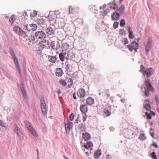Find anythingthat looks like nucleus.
<instances>
[{
	"label": "nucleus",
	"instance_id": "obj_39",
	"mask_svg": "<svg viewBox=\"0 0 159 159\" xmlns=\"http://www.w3.org/2000/svg\"><path fill=\"white\" fill-rule=\"evenodd\" d=\"M144 95L146 97H148L149 96V92L148 88H145Z\"/></svg>",
	"mask_w": 159,
	"mask_h": 159
},
{
	"label": "nucleus",
	"instance_id": "obj_28",
	"mask_svg": "<svg viewBox=\"0 0 159 159\" xmlns=\"http://www.w3.org/2000/svg\"><path fill=\"white\" fill-rule=\"evenodd\" d=\"M109 5L111 9H115L118 7L117 6L115 3L113 2L109 3Z\"/></svg>",
	"mask_w": 159,
	"mask_h": 159
},
{
	"label": "nucleus",
	"instance_id": "obj_9",
	"mask_svg": "<svg viewBox=\"0 0 159 159\" xmlns=\"http://www.w3.org/2000/svg\"><path fill=\"white\" fill-rule=\"evenodd\" d=\"M51 46L52 48L54 50H59L61 48L60 43L58 41H52L51 43Z\"/></svg>",
	"mask_w": 159,
	"mask_h": 159
},
{
	"label": "nucleus",
	"instance_id": "obj_45",
	"mask_svg": "<svg viewBox=\"0 0 159 159\" xmlns=\"http://www.w3.org/2000/svg\"><path fill=\"white\" fill-rule=\"evenodd\" d=\"M110 11V10L108 9H106L103 11L102 13V15L103 16H106L107 13Z\"/></svg>",
	"mask_w": 159,
	"mask_h": 159
},
{
	"label": "nucleus",
	"instance_id": "obj_54",
	"mask_svg": "<svg viewBox=\"0 0 159 159\" xmlns=\"http://www.w3.org/2000/svg\"><path fill=\"white\" fill-rule=\"evenodd\" d=\"M150 90L152 93L155 92V90L153 87H152V86L151 87H149V90Z\"/></svg>",
	"mask_w": 159,
	"mask_h": 159
},
{
	"label": "nucleus",
	"instance_id": "obj_20",
	"mask_svg": "<svg viewBox=\"0 0 159 159\" xmlns=\"http://www.w3.org/2000/svg\"><path fill=\"white\" fill-rule=\"evenodd\" d=\"M86 103L88 105L91 106L94 103V100L92 97H89L86 100Z\"/></svg>",
	"mask_w": 159,
	"mask_h": 159
},
{
	"label": "nucleus",
	"instance_id": "obj_53",
	"mask_svg": "<svg viewBox=\"0 0 159 159\" xmlns=\"http://www.w3.org/2000/svg\"><path fill=\"white\" fill-rule=\"evenodd\" d=\"M0 125L2 127H5L6 125L3 121L2 120H0Z\"/></svg>",
	"mask_w": 159,
	"mask_h": 159
},
{
	"label": "nucleus",
	"instance_id": "obj_61",
	"mask_svg": "<svg viewBox=\"0 0 159 159\" xmlns=\"http://www.w3.org/2000/svg\"><path fill=\"white\" fill-rule=\"evenodd\" d=\"M155 100L156 101V104L157 106L158 105V104L159 103V102L158 101L157 98L156 97L155 98Z\"/></svg>",
	"mask_w": 159,
	"mask_h": 159
},
{
	"label": "nucleus",
	"instance_id": "obj_21",
	"mask_svg": "<svg viewBox=\"0 0 159 159\" xmlns=\"http://www.w3.org/2000/svg\"><path fill=\"white\" fill-rule=\"evenodd\" d=\"M101 150L100 149H98L96 152H95L93 155L95 159L98 158L101 155Z\"/></svg>",
	"mask_w": 159,
	"mask_h": 159
},
{
	"label": "nucleus",
	"instance_id": "obj_56",
	"mask_svg": "<svg viewBox=\"0 0 159 159\" xmlns=\"http://www.w3.org/2000/svg\"><path fill=\"white\" fill-rule=\"evenodd\" d=\"M59 15V12L58 11H54V15Z\"/></svg>",
	"mask_w": 159,
	"mask_h": 159
},
{
	"label": "nucleus",
	"instance_id": "obj_42",
	"mask_svg": "<svg viewBox=\"0 0 159 159\" xmlns=\"http://www.w3.org/2000/svg\"><path fill=\"white\" fill-rule=\"evenodd\" d=\"M151 156L152 159H157V157L156 156L155 153L153 152L151 153Z\"/></svg>",
	"mask_w": 159,
	"mask_h": 159
},
{
	"label": "nucleus",
	"instance_id": "obj_17",
	"mask_svg": "<svg viewBox=\"0 0 159 159\" xmlns=\"http://www.w3.org/2000/svg\"><path fill=\"white\" fill-rule=\"evenodd\" d=\"M46 33L49 35L53 34H54L53 29L51 27H48L45 29V34Z\"/></svg>",
	"mask_w": 159,
	"mask_h": 159
},
{
	"label": "nucleus",
	"instance_id": "obj_62",
	"mask_svg": "<svg viewBox=\"0 0 159 159\" xmlns=\"http://www.w3.org/2000/svg\"><path fill=\"white\" fill-rule=\"evenodd\" d=\"M106 7V5L104 4L102 6H100V9H104L105 7Z\"/></svg>",
	"mask_w": 159,
	"mask_h": 159
},
{
	"label": "nucleus",
	"instance_id": "obj_6",
	"mask_svg": "<svg viewBox=\"0 0 159 159\" xmlns=\"http://www.w3.org/2000/svg\"><path fill=\"white\" fill-rule=\"evenodd\" d=\"M152 43V40L150 38H149L148 39L146 43H144V46L145 48V53L147 55L149 52L150 48Z\"/></svg>",
	"mask_w": 159,
	"mask_h": 159
},
{
	"label": "nucleus",
	"instance_id": "obj_34",
	"mask_svg": "<svg viewBox=\"0 0 159 159\" xmlns=\"http://www.w3.org/2000/svg\"><path fill=\"white\" fill-rule=\"evenodd\" d=\"M59 83L63 85V86H65L66 85V81L65 80L63 79H61L59 80Z\"/></svg>",
	"mask_w": 159,
	"mask_h": 159
},
{
	"label": "nucleus",
	"instance_id": "obj_26",
	"mask_svg": "<svg viewBox=\"0 0 159 159\" xmlns=\"http://www.w3.org/2000/svg\"><path fill=\"white\" fill-rule=\"evenodd\" d=\"M17 16L15 15H12L11 16V24H13L17 19Z\"/></svg>",
	"mask_w": 159,
	"mask_h": 159
},
{
	"label": "nucleus",
	"instance_id": "obj_2",
	"mask_svg": "<svg viewBox=\"0 0 159 159\" xmlns=\"http://www.w3.org/2000/svg\"><path fill=\"white\" fill-rule=\"evenodd\" d=\"M25 124L26 127L29 131L30 133L33 136L37 137L38 135L37 134L35 130L33 128L31 124L27 120L25 121Z\"/></svg>",
	"mask_w": 159,
	"mask_h": 159
},
{
	"label": "nucleus",
	"instance_id": "obj_32",
	"mask_svg": "<svg viewBox=\"0 0 159 159\" xmlns=\"http://www.w3.org/2000/svg\"><path fill=\"white\" fill-rule=\"evenodd\" d=\"M59 56L60 60L62 61H63L65 59V56L64 53L63 52H61L59 54Z\"/></svg>",
	"mask_w": 159,
	"mask_h": 159
},
{
	"label": "nucleus",
	"instance_id": "obj_57",
	"mask_svg": "<svg viewBox=\"0 0 159 159\" xmlns=\"http://www.w3.org/2000/svg\"><path fill=\"white\" fill-rule=\"evenodd\" d=\"M84 115L83 116V122H84L85 121H86V118H87V116H86V114H84Z\"/></svg>",
	"mask_w": 159,
	"mask_h": 159
},
{
	"label": "nucleus",
	"instance_id": "obj_22",
	"mask_svg": "<svg viewBox=\"0 0 159 159\" xmlns=\"http://www.w3.org/2000/svg\"><path fill=\"white\" fill-rule=\"evenodd\" d=\"M63 74V71L61 68H58L56 69V76L58 77H61L62 76Z\"/></svg>",
	"mask_w": 159,
	"mask_h": 159
},
{
	"label": "nucleus",
	"instance_id": "obj_18",
	"mask_svg": "<svg viewBox=\"0 0 159 159\" xmlns=\"http://www.w3.org/2000/svg\"><path fill=\"white\" fill-rule=\"evenodd\" d=\"M48 59L50 62L54 63L57 61V58L55 56H48Z\"/></svg>",
	"mask_w": 159,
	"mask_h": 159
},
{
	"label": "nucleus",
	"instance_id": "obj_8",
	"mask_svg": "<svg viewBox=\"0 0 159 159\" xmlns=\"http://www.w3.org/2000/svg\"><path fill=\"white\" fill-rule=\"evenodd\" d=\"M64 124L66 132L67 134H68L70 132V128L72 126V123L71 122H70L68 120H67V121H65Z\"/></svg>",
	"mask_w": 159,
	"mask_h": 159
},
{
	"label": "nucleus",
	"instance_id": "obj_60",
	"mask_svg": "<svg viewBox=\"0 0 159 159\" xmlns=\"http://www.w3.org/2000/svg\"><path fill=\"white\" fill-rule=\"evenodd\" d=\"M69 13H73V12L72 11V8L71 7V6L69 7Z\"/></svg>",
	"mask_w": 159,
	"mask_h": 159
},
{
	"label": "nucleus",
	"instance_id": "obj_29",
	"mask_svg": "<svg viewBox=\"0 0 159 159\" xmlns=\"http://www.w3.org/2000/svg\"><path fill=\"white\" fill-rule=\"evenodd\" d=\"M20 89L23 93L24 98L26 99V94L25 88L23 84L21 85Z\"/></svg>",
	"mask_w": 159,
	"mask_h": 159
},
{
	"label": "nucleus",
	"instance_id": "obj_33",
	"mask_svg": "<svg viewBox=\"0 0 159 159\" xmlns=\"http://www.w3.org/2000/svg\"><path fill=\"white\" fill-rule=\"evenodd\" d=\"M68 83V87L71 88L73 84V80L72 79L69 78L67 80Z\"/></svg>",
	"mask_w": 159,
	"mask_h": 159
},
{
	"label": "nucleus",
	"instance_id": "obj_14",
	"mask_svg": "<svg viewBox=\"0 0 159 159\" xmlns=\"http://www.w3.org/2000/svg\"><path fill=\"white\" fill-rule=\"evenodd\" d=\"M154 70L152 67H150L148 69V71H144V73H145V76L148 78L151 75L153 74L154 73Z\"/></svg>",
	"mask_w": 159,
	"mask_h": 159
},
{
	"label": "nucleus",
	"instance_id": "obj_58",
	"mask_svg": "<svg viewBox=\"0 0 159 159\" xmlns=\"http://www.w3.org/2000/svg\"><path fill=\"white\" fill-rule=\"evenodd\" d=\"M152 145L154 147L156 148H157L158 147V145L157 144L154 142L152 144Z\"/></svg>",
	"mask_w": 159,
	"mask_h": 159
},
{
	"label": "nucleus",
	"instance_id": "obj_25",
	"mask_svg": "<svg viewBox=\"0 0 159 159\" xmlns=\"http://www.w3.org/2000/svg\"><path fill=\"white\" fill-rule=\"evenodd\" d=\"M125 6L124 5H121L120 7L117 11L120 12L121 14L122 15L124 13Z\"/></svg>",
	"mask_w": 159,
	"mask_h": 159
},
{
	"label": "nucleus",
	"instance_id": "obj_38",
	"mask_svg": "<svg viewBox=\"0 0 159 159\" xmlns=\"http://www.w3.org/2000/svg\"><path fill=\"white\" fill-rule=\"evenodd\" d=\"M146 137L144 134L141 133L140 134L139 137V139L143 141L146 139Z\"/></svg>",
	"mask_w": 159,
	"mask_h": 159
},
{
	"label": "nucleus",
	"instance_id": "obj_48",
	"mask_svg": "<svg viewBox=\"0 0 159 159\" xmlns=\"http://www.w3.org/2000/svg\"><path fill=\"white\" fill-rule=\"evenodd\" d=\"M104 113L107 116H109L111 114V112L109 111L108 110H105L104 111Z\"/></svg>",
	"mask_w": 159,
	"mask_h": 159
},
{
	"label": "nucleus",
	"instance_id": "obj_52",
	"mask_svg": "<svg viewBox=\"0 0 159 159\" xmlns=\"http://www.w3.org/2000/svg\"><path fill=\"white\" fill-rule=\"evenodd\" d=\"M31 15L33 17H35L37 15V12L36 11H34L33 12L31 13Z\"/></svg>",
	"mask_w": 159,
	"mask_h": 159
},
{
	"label": "nucleus",
	"instance_id": "obj_7",
	"mask_svg": "<svg viewBox=\"0 0 159 159\" xmlns=\"http://www.w3.org/2000/svg\"><path fill=\"white\" fill-rule=\"evenodd\" d=\"M14 31L19 35H23L26 34V32L19 26H16L13 28Z\"/></svg>",
	"mask_w": 159,
	"mask_h": 159
},
{
	"label": "nucleus",
	"instance_id": "obj_27",
	"mask_svg": "<svg viewBox=\"0 0 159 159\" xmlns=\"http://www.w3.org/2000/svg\"><path fill=\"white\" fill-rule=\"evenodd\" d=\"M48 21H52L54 20H56L55 18H56V16L54 15H52L49 14L48 16Z\"/></svg>",
	"mask_w": 159,
	"mask_h": 159
},
{
	"label": "nucleus",
	"instance_id": "obj_15",
	"mask_svg": "<svg viewBox=\"0 0 159 159\" xmlns=\"http://www.w3.org/2000/svg\"><path fill=\"white\" fill-rule=\"evenodd\" d=\"M80 109L82 113L84 114H86L88 110L87 105L86 104L81 105L80 106Z\"/></svg>",
	"mask_w": 159,
	"mask_h": 159
},
{
	"label": "nucleus",
	"instance_id": "obj_3",
	"mask_svg": "<svg viewBox=\"0 0 159 159\" xmlns=\"http://www.w3.org/2000/svg\"><path fill=\"white\" fill-rule=\"evenodd\" d=\"M35 36L36 39L42 40L44 39L46 37L45 33L42 30L37 31L35 33Z\"/></svg>",
	"mask_w": 159,
	"mask_h": 159
},
{
	"label": "nucleus",
	"instance_id": "obj_44",
	"mask_svg": "<svg viewBox=\"0 0 159 159\" xmlns=\"http://www.w3.org/2000/svg\"><path fill=\"white\" fill-rule=\"evenodd\" d=\"M120 26L121 27H123L125 24V20L123 19H121L120 22Z\"/></svg>",
	"mask_w": 159,
	"mask_h": 159
},
{
	"label": "nucleus",
	"instance_id": "obj_46",
	"mask_svg": "<svg viewBox=\"0 0 159 159\" xmlns=\"http://www.w3.org/2000/svg\"><path fill=\"white\" fill-rule=\"evenodd\" d=\"M129 37L130 39H133L134 38V36L133 34V32H131L129 33Z\"/></svg>",
	"mask_w": 159,
	"mask_h": 159
},
{
	"label": "nucleus",
	"instance_id": "obj_31",
	"mask_svg": "<svg viewBox=\"0 0 159 159\" xmlns=\"http://www.w3.org/2000/svg\"><path fill=\"white\" fill-rule=\"evenodd\" d=\"M143 107L146 110L148 111L150 110L151 109V106L149 103L145 104Z\"/></svg>",
	"mask_w": 159,
	"mask_h": 159
},
{
	"label": "nucleus",
	"instance_id": "obj_4",
	"mask_svg": "<svg viewBox=\"0 0 159 159\" xmlns=\"http://www.w3.org/2000/svg\"><path fill=\"white\" fill-rule=\"evenodd\" d=\"M40 102L42 112L44 115H46L47 112V108L46 102L43 97H41Z\"/></svg>",
	"mask_w": 159,
	"mask_h": 159
},
{
	"label": "nucleus",
	"instance_id": "obj_35",
	"mask_svg": "<svg viewBox=\"0 0 159 159\" xmlns=\"http://www.w3.org/2000/svg\"><path fill=\"white\" fill-rule=\"evenodd\" d=\"M149 80H148L145 81L144 84L145 86L147 87V88H149V87H151L152 86L151 84L149 82Z\"/></svg>",
	"mask_w": 159,
	"mask_h": 159
},
{
	"label": "nucleus",
	"instance_id": "obj_1",
	"mask_svg": "<svg viewBox=\"0 0 159 159\" xmlns=\"http://www.w3.org/2000/svg\"><path fill=\"white\" fill-rule=\"evenodd\" d=\"M11 55L12 57V59L13 60L16 67L18 70V72L19 74H21V70L20 67L19 65L18 60L15 54L13 51L11 50Z\"/></svg>",
	"mask_w": 159,
	"mask_h": 159
},
{
	"label": "nucleus",
	"instance_id": "obj_43",
	"mask_svg": "<svg viewBox=\"0 0 159 159\" xmlns=\"http://www.w3.org/2000/svg\"><path fill=\"white\" fill-rule=\"evenodd\" d=\"M127 47V48L129 49V51L131 52H132L133 51V47L131 45H128L125 46V47Z\"/></svg>",
	"mask_w": 159,
	"mask_h": 159
},
{
	"label": "nucleus",
	"instance_id": "obj_41",
	"mask_svg": "<svg viewBox=\"0 0 159 159\" xmlns=\"http://www.w3.org/2000/svg\"><path fill=\"white\" fill-rule=\"evenodd\" d=\"M122 42L124 43V45H125L129 43V41L127 38H123L122 40Z\"/></svg>",
	"mask_w": 159,
	"mask_h": 159
},
{
	"label": "nucleus",
	"instance_id": "obj_51",
	"mask_svg": "<svg viewBox=\"0 0 159 159\" xmlns=\"http://www.w3.org/2000/svg\"><path fill=\"white\" fill-rule=\"evenodd\" d=\"M70 65L68 63V64H66V70H67L68 71H70Z\"/></svg>",
	"mask_w": 159,
	"mask_h": 159
},
{
	"label": "nucleus",
	"instance_id": "obj_10",
	"mask_svg": "<svg viewBox=\"0 0 159 159\" xmlns=\"http://www.w3.org/2000/svg\"><path fill=\"white\" fill-rule=\"evenodd\" d=\"M37 23L41 26L42 28H46L47 27L46 22L43 18L39 19L37 20Z\"/></svg>",
	"mask_w": 159,
	"mask_h": 159
},
{
	"label": "nucleus",
	"instance_id": "obj_50",
	"mask_svg": "<svg viewBox=\"0 0 159 159\" xmlns=\"http://www.w3.org/2000/svg\"><path fill=\"white\" fill-rule=\"evenodd\" d=\"M74 117V114L73 113H71L69 116V119L70 121H72L73 120Z\"/></svg>",
	"mask_w": 159,
	"mask_h": 159
},
{
	"label": "nucleus",
	"instance_id": "obj_16",
	"mask_svg": "<svg viewBox=\"0 0 159 159\" xmlns=\"http://www.w3.org/2000/svg\"><path fill=\"white\" fill-rule=\"evenodd\" d=\"M120 16V13L116 12H114L113 14L111 15V18L113 20H117L119 19Z\"/></svg>",
	"mask_w": 159,
	"mask_h": 159
},
{
	"label": "nucleus",
	"instance_id": "obj_49",
	"mask_svg": "<svg viewBox=\"0 0 159 159\" xmlns=\"http://www.w3.org/2000/svg\"><path fill=\"white\" fill-rule=\"evenodd\" d=\"M119 23L117 22H115L113 24V27L114 29H116L118 27Z\"/></svg>",
	"mask_w": 159,
	"mask_h": 159
},
{
	"label": "nucleus",
	"instance_id": "obj_64",
	"mask_svg": "<svg viewBox=\"0 0 159 159\" xmlns=\"http://www.w3.org/2000/svg\"><path fill=\"white\" fill-rule=\"evenodd\" d=\"M106 159H110L111 158V156L109 154L107 155L106 157Z\"/></svg>",
	"mask_w": 159,
	"mask_h": 159
},
{
	"label": "nucleus",
	"instance_id": "obj_55",
	"mask_svg": "<svg viewBox=\"0 0 159 159\" xmlns=\"http://www.w3.org/2000/svg\"><path fill=\"white\" fill-rule=\"evenodd\" d=\"M127 30L129 33L130 32L131 33V32H133L132 29L130 26L127 27Z\"/></svg>",
	"mask_w": 159,
	"mask_h": 159
},
{
	"label": "nucleus",
	"instance_id": "obj_30",
	"mask_svg": "<svg viewBox=\"0 0 159 159\" xmlns=\"http://www.w3.org/2000/svg\"><path fill=\"white\" fill-rule=\"evenodd\" d=\"M79 127L82 131H85L86 129L85 125L83 123L80 124L79 125Z\"/></svg>",
	"mask_w": 159,
	"mask_h": 159
},
{
	"label": "nucleus",
	"instance_id": "obj_63",
	"mask_svg": "<svg viewBox=\"0 0 159 159\" xmlns=\"http://www.w3.org/2000/svg\"><path fill=\"white\" fill-rule=\"evenodd\" d=\"M150 133L152 137H153L154 135V132H151V131H150Z\"/></svg>",
	"mask_w": 159,
	"mask_h": 159
},
{
	"label": "nucleus",
	"instance_id": "obj_47",
	"mask_svg": "<svg viewBox=\"0 0 159 159\" xmlns=\"http://www.w3.org/2000/svg\"><path fill=\"white\" fill-rule=\"evenodd\" d=\"M145 114L147 116L148 119H150L152 118V117L150 114L148 113L147 112H146L145 113Z\"/></svg>",
	"mask_w": 159,
	"mask_h": 159
},
{
	"label": "nucleus",
	"instance_id": "obj_36",
	"mask_svg": "<svg viewBox=\"0 0 159 159\" xmlns=\"http://www.w3.org/2000/svg\"><path fill=\"white\" fill-rule=\"evenodd\" d=\"M140 70H139V72H142L143 74V75L144 76H145V73H144V71H146V70H145V68L143 65H141L140 66Z\"/></svg>",
	"mask_w": 159,
	"mask_h": 159
},
{
	"label": "nucleus",
	"instance_id": "obj_40",
	"mask_svg": "<svg viewBox=\"0 0 159 159\" xmlns=\"http://www.w3.org/2000/svg\"><path fill=\"white\" fill-rule=\"evenodd\" d=\"M120 34L122 35H125L126 34L125 31L123 29H120L119 31Z\"/></svg>",
	"mask_w": 159,
	"mask_h": 159
},
{
	"label": "nucleus",
	"instance_id": "obj_13",
	"mask_svg": "<svg viewBox=\"0 0 159 159\" xmlns=\"http://www.w3.org/2000/svg\"><path fill=\"white\" fill-rule=\"evenodd\" d=\"M78 97L80 98H83L85 96L86 93L85 90L83 88L79 89L77 93Z\"/></svg>",
	"mask_w": 159,
	"mask_h": 159
},
{
	"label": "nucleus",
	"instance_id": "obj_12",
	"mask_svg": "<svg viewBox=\"0 0 159 159\" xmlns=\"http://www.w3.org/2000/svg\"><path fill=\"white\" fill-rule=\"evenodd\" d=\"M26 28L27 30L29 31H34L37 30V25L36 24H31L27 25L26 26Z\"/></svg>",
	"mask_w": 159,
	"mask_h": 159
},
{
	"label": "nucleus",
	"instance_id": "obj_24",
	"mask_svg": "<svg viewBox=\"0 0 159 159\" xmlns=\"http://www.w3.org/2000/svg\"><path fill=\"white\" fill-rule=\"evenodd\" d=\"M84 140L87 141L89 140L90 139V135L89 133H86L85 134L83 133L82 134Z\"/></svg>",
	"mask_w": 159,
	"mask_h": 159
},
{
	"label": "nucleus",
	"instance_id": "obj_59",
	"mask_svg": "<svg viewBox=\"0 0 159 159\" xmlns=\"http://www.w3.org/2000/svg\"><path fill=\"white\" fill-rule=\"evenodd\" d=\"M151 115H153L154 116L155 115V113L153 111H150V113Z\"/></svg>",
	"mask_w": 159,
	"mask_h": 159
},
{
	"label": "nucleus",
	"instance_id": "obj_5",
	"mask_svg": "<svg viewBox=\"0 0 159 159\" xmlns=\"http://www.w3.org/2000/svg\"><path fill=\"white\" fill-rule=\"evenodd\" d=\"M14 130L16 132L19 139L20 140H22L24 139L23 133L21 129L16 124L14 126Z\"/></svg>",
	"mask_w": 159,
	"mask_h": 159
},
{
	"label": "nucleus",
	"instance_id": "obj_37",
	"mask_svg": "<svg viewBox=\"0 0 159 159\" xmlns=\"http://www.w3.org/2000/svg\"><path fill=\"white\" fill-rule=\"evenodd\" d=\"M35 39H36V38L35 35H32L29 37V40L30 42H32L34 41Z\"/></svg>",
	"mask_w": 159,
	"mask_h": 159
},
{
	"label": "nucleus",
	"instance_id": "obj_19",
	"mask_svg": "<svg viewBox=\"0 0 159 159\" xmlns=\"http://www.w3.org/2000/svg\"><path fill=\"white\" fill-rule=\"evenodd\" d=\"M93 146V143L91 142H87L86 144L84 145V147L87 150H91Z\"/></svg>",
	"mask_w": 159,
	"mask_h": 159
},
{
	"label": "nucleus",
	"instance_id": "obj_23",
	"mask_svg": "<svg viewBox=\"0 0 159 159\" xmlns=\"http://www.w3.org/2000/svg\"><path fill=\"white\" fill-rule=\"evenodd\" d=\"M131 45L133 47V49L136 51L139 48V44L138 43H136L135 41H133L131 43Z\"/></svg>",
	"mask_w": 159,
	"mask_h": 159
},
{
	"label": "nucleus",
	"instance_id": "obj_11",
	"mask_svg": "<svg viewBox=\"0 0 159 159\" xmlns=\"http://www.w3.org/2000/svg\"><path fill=\"white\" fill-rule=\"evenodd\" d=\"M49 44V42L47 40L44 39L41 41L39 43L40 47L43 48H47Z\"/></svg>",
	"mask_w": 159,
	"mask_h": 159
}]
</instances>
